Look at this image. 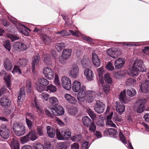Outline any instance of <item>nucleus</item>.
<instances>
[{"mask_svg": "<svg viewBox=\"0 0 149 149\" xmlns=\"http://www.w3.org/2000/svg\"><path fill=\"white\" fill-rule=\"evenodd\" d=\"M105 108V105L99 100L97 101L95 106V111L98 113H103Z\"/></svg>", "mask_w": 149, "mask_h": 149, "instance_id": "f8f14e48", "label": "nucleus"}, {"mask_svg": "<svg viewBox=\"0 0 149 149\" xmlns=\"http://www.w3.org/2000/svg\"><path fill=\"white\" fill-rule=\"evenodd\" d=\"M88 144V142H84L81 145L82 149H88L89 147Z\"/></svg>", "mask_w": 149, "mask_h": 149, "instance_id": "338daca9", "label": "nucleus"}, {"mask_svg": "<svg viewBox=\"0 0 149 149\" xmlns=\"http://www.w3.org/2000/svg\"><path fill=\"white\" fill-rule=\"evenodd\" d=\"M7 36L8 38L10 39L12 41H13L15 40L19 39V37L15 35L9 34L7 35Z\"/></svg>", "mask_w": 149, "mask_h": 149, "instance_id": "09e8293b", "label": "nucleus"}, {"mask_svg": "<svg viewBox=\"0 0 149 149\" xmlns=\"http://www.w3.org/2000/svg\"><path fill=\"white\" fill-rule=\"evenodd\" d=\"M126 90H124L123 91L121 92L119 95V99L122 102L121 103L119 102H116V111L120 115H121L125 110V105L123 104V102L126 104L128 103L129 101L126 97Z\"/></svg>", "mask_w": 149, "mask_h": 149, "instance_id": "f257e3e1", "label": "nucleus"}, {"mask_svg": "<svg viewBox=\"0 0 149 149\" xmlns=\"http://www.w3.org/2000/svg\"><path fill=\"white\" fill-rule=\"evenodd\" d=\"M13 48L16 51L18 52L24 51L27 49L26 45L19 42H15L14 44Z\"/></svg>", "mask_w": 149, "mask_h": 149, "instance_id": "0eeeda50", "label": "nucleus"}, {"mask_svg": "<svg viewBox=\"0 0 149 149\" xmlns=\"http://www.w3.org/2000/svg\"><path fill=\"white\" fill-rule=\"evenodd\" d=\"M30 117H32V114L30 113H26V122L27 125L28 126L29 128L30 129L31 128L32 125V123L29 119H28V118H30Z\"/></svg>", "mask_w": 149, "mask_h": 149, "instance_id": "72a5a7b5", "label": "nucleus"}, {"mask_svg": "<svg viewBox=\"0 0 149 149\" xmlns=\"http://www.w3.org/2000/svg\"><path fill=\"white\" fill-rule=\"evenodd\" d=\"M5 75L3 77V79L5 81L6 83L7 88L9 89H10V77L9 75H7L5 74Z\"/></svg>", "mask_w": 149, "mask_h": 149, "instance_id": "4c0bfd02", "label": "nucleus"}, {"mask_svg": "<svg viewBox=\"0 0 149 149\" xmlns=\"http://www.w3.org/2000/svg\"><path fill=\"white\" fill-rule=\"evenodd\" d=\"M86 112L89 115L91 118L94 120L96 118V114L94 113L93 111L90 108H88L86 110Z\"/></svg>", "mask_w": 149, "mask_h": 149, "instance_id": "58836bf2", "label": "nucleus"}, {"mask_svg": "<svg viewBox=\"0 0 149 149\" xmlns=\"http://www.w3.org/2000/svg\"><path fill=\"white\" fill-rule=\"evenodd\" d=\"M127 95L130 97H133L136 93V91L134 89H133L132 91L130 90H127Z\"/></svg>", "mask_w": 149, "mask_h": 149, "instance_id": "052dcab7", "label": "nucleus"}, {"mask_svg": "<svg viewBox=\"0 0 149 149\" xmlns=\"http://www.w3.org/2000/svg\"><path fill=\"white\" fill-rule=\"evenodd\" d=\"M102 88L105 93L107 94H108L110 90L109 86L107 84H105L102 86Z\"/></svg>", "mask_w": 149, "mask_h": 149, "instance_id": "5fc2aeb1", "label": "nucleus"}, {"mask_svg": "<svg viewBox=\"0 0 149 149\" xmlns=\"http://www.w3.org/2000/svg\"><path fill=\"white\" fill-rule=\"evenodd\" d=\"M3 45L5 48L10 51L11 49L10 41L9 40H6L4 42Z\"/></svg>", "mask_w": 149, "mask_h": 149, "instance_id": "8fccbe9b", "label": "nucleus"}, {"mask_svg": "<svg viewBox=\"0 0 149 149\" xmlns=\"http://www.w3.org/2000/svg\"><path fill=\"white\" fill-rule=\"evenodd\" d=\"M49 102L51 105L53 107L57 106L59 102L57 99L55 97H52L49 98Z\"/></svg>", "mask_w": 149, "mask_h": 149, "instance_id": "2f4dec72", "label": "nucleus"}, {"mask_svg": "<svg viewBox=\"0 0 149 149\" xmlns=\"http://www.w3.org/2000/svg\"><path fill=\"white\" fill-rule=\"evenodd\" d=\"M43 73L45 77L47 79L51 80L54 78V73L52 70L50 68L46 67L43 70Z\"/></svg>", "mask_w": 149, "mask_h": 149, "instance_id": "1a4fd4ad", "label": "nucleus"}, {"mask_svg": "<svg viewBox=\"0 0 149 149\" xmlns=\"http://www.w3.org/2000/svg\"><path fill=\"white\" fill-rule=\"evenodd\" d=\"M33 148V149H44L43 145L40 143H34Z\"/></svg>", "mask_w": 149, "mask_h": 149, "instance_id": "864d4df0", "label": "nucleus"}, {"mask_svg": "<svg viewBox=\"0 0 149 149\" xmlns=\"http://www.w3.org/2000/svg\"><path fill=\"white\" fill-rule=\"evenodd\" d=\"M149 87V80H146L145 82L140 85V89L143 93H146L148 92V88Z\"/></svg>", "mask_w": 149, "mask_h": 149, "instance_id": "5701e85b", "label": "nucleus"}, {"mask_svg": "<svg viewBox=\"0 0 149 149\" xmlns=\"http://www.w3.org/2000/svg\"><path fill=\"white\" fill-rule=\"evenodd\" d=\"M95 91H88L86 92V100L88 103H91L94 100L95 96Z\"/></svg>", "mask_w": 149, "mask_h": 149, "instance_id": "2eb2a0df", "label": "nucleus"}, {"mask_svg": "<svg viewBox=\"0 0 149 149\" xmlns=\"http://www.w3.org/2000/svg\"><path fill=\"white\" fill-rule=\"evenodd\" d=\"M84 74L88 80L89 81L92 80L93 77V74L91 70L88 68L86 69L84 71Z\"/></svg>", "mask_w": 149, "mask_h": 149, "instance_id": "393cba45", "label": "nucleus"}, {"mask_svg": "<svg viewBox=\"0 0 149 149\" xmlns=\"http://www.w3.org/2000/svg\"><path fill=\"white\" fill-rule=\"evenodd\" d=\"M86 93V87L84 86H82L77 95L78 100L79 101H84Z\"/></svg>", "mask_w": 149, "mask_h": 149, "instance_id": "9d476101", "label": "nucleus"}, {"mask_svg": "<svg viewBox=\"0 0 149 149\" xmlns=\"http://www.w3.org/2000/svg\"><path fill=\"white\" fill-rule=\"evenodd\" d=\"M136 80L133 78L128 79L126 82V85L127 86H133L136 83Z\"/></svg>", "mask_w": 149, "mask_h": 149, "instance_id": "37998d69", "label": "nucleus"}, {"mask_svg": "<svg viewBox=\"0 0 149 149\" xmlns=\"http://www.w3.org/2000/svg\"><path fill=\"white\" fill-rule=\"evenodd\" d=\"M10 145L11 149H19V143L18 140L13 139L11 141Z\"/></svg>", "mask_w": 149, "mask_h": 149, "instance_id": "cd10ccee", "label": "nucleus"}, {"mask_svg": "<svg viewBox=\"0 0 149 149\" xmlns=\"http://www.w3.org/2000/svg\"><path fill=\"white\" fill-rule=\"evenodd\" d=\"M57 139L59 140H68L71 136V132L68 129L63 130L60 132L58 130L56 132Z\"/></svg>", "mask_w": 149, "mask_h": 149, "instance_id": "20e7f679", "label": "nucleus"}, {"mask_svg": "<svg viewBox=\"0 0 149 149\" xmlns=\"http://www.w3.org/2000/svg\"><path fill=\"white\" fill-rule=\"evenodd\" d=\"M64 97L69 103L72 104H75L77 102L76 99L70 95L65 93L64 95Z\"/></svg>", "mask_w": 149, "mask_h": 149, "instance_id": "6ab92c4d", "label": "nucleus"}, {"mask_svg": "<svg viewBox=\"0 0 149 149\" xmlns=\"http://www.w3.org/2000/svg\"><path fill=\"white\" fill-rule=\"evenodd\" d=\"M30 140L34 141L37 138L36 134L34 132H30L27 134Z\"/></svg>", "mask_w": 149, "mask_h": 149, "instance_id": "e433bc0d", "label": "nucleus"}, {"mask_svg": "<svg viewBox=\"0 0 149 149\" xmlns=\"http://www.w3.org/2000/svg\"><path fill=\"white\" fill-rule=\"evenodd\" d=\"M68 112L69 114L72 115H74L77 112V109L74 106L71 107L68 109Z\"/></svg>", "mask_w": 149, "mask_h": 149, "instance_id": "79ce46f5", "label": "nucleus"}, {"mask_svg": "<svg viewBox=\"0 0 149 149\" xmlns=\"http://www.w3.org/2000/svg\"><path fill=\"white\" fill-rule=\"evenodd\" d=\"M19 31L23 34L26 36H28L29 33L26 30L21 28H19Z\"/></svg>", "mask_w": 149, "mask_h": 149, "instance_id": "774afa93", "label": "nucleus"}, {"mask_svg": "<svg viewBox=\"0 0 149 149\" xmlns=\"http://www.w3.org/2000/svg\"><path fill=\"white\" fill-rule=\"evenodd\" d=\"M113 74L115 77L118 79L120 78L122 76L121 72L119 71L117 72H114L113 73Z\"/></svg>", "mask_w": 149, "mask_h": 149, "instance_id": "680f3d73", "label": "nucleus"}, {"mask_svg": "<svg viewBox=\"0 0 149 149\" xmlns=\"http://www.w3.org/2000/svg\"><path fill=\"white\" fill-rule=\"evenodd\" d=\"M40 38L45 44H49L51 40V38L48 36L44 34H41Z\"/></svg>", "mask_w": 149, "mask_h": 149, "instance_id": "f704fd0d", "label": "nucleus"}, {"mask_svg": "<svg viewBox=\"0 0 149 149\" xmlns=\"http://www.w3.org/2000/svg\"><path fill=\"white\" fill-rule=\"evenodd\" d=\"M89 131L91 132H94L96 130V126L94 122H92L89 127Z\"/></svg>", "mask_w": 149, "mask_h": 149, "instance_id": "49530a36", "label": "nucleus"}, {"mask_svg": "<svg viewBox=\"0 0 149 149\" xmlns=\"http://www.w3.org/2000/svg\"><path fill=\"white\" fill-rule=\"evenodd\" d=\"M71 148L72 149H79V146L78 143H74L71 144Z\"/></svg>", "mask_w": 149, "mask_h": 149, "instance_id": "e2e57ef3", "label": "nucleus"}, {"mask_svg": "<svg viewBox=\"0 0 149 149\" xmlns=\"http://www.w3.org/2000/svg\"><path fill=\"white\" fill-rule=\"evenodd\" d=\"M82 121L84 125L87 127H89L92 122L90 118L87 116L83 117L82 119Z\"/></svg>", "mask_w": 149, "mask_h": 149, "instance_id": "c756f323", "label": "nucleus"}, {"mask_svg": "<svg viewBox=\"0 0 149 149\" xmlns=\"http://www.w3.org/2000/svg\"><path fill=\"white\" fill-rule=\"evenodd\" d=\"M92 61L94 65L96 67L99 66L100 61L97 55L95 53L92 54Z\"/></svg>", "mask_w": 149, "mask_h": 149, "instance_id": "4be33fe9", "label": "nucleus"}, {"mask_svg": "<svg viewBox=\"0 0 149 149\" xmlns=\"http://www.w3.org/2000/svg\"><path fill=\"white\" fill-rule=\"evenodd\" d=\"M146 71V68L142 61L136 60L134 61L132 67L130 70V72L133 75H137L138 71L143 72Z\"/></svg>", "mask_w": 149, "mask_h": 149, "instance_id": "f03ea898", "label": "nucleus"}, {"mask_svg": "<svg viewBox=\"0 0 149 149\" xmlns=\"http://www.w3.org/2000/svg\"><path fill=\"white\" fill-rule=\"evenodd\" d=\"M17 65H15L14 66L13 70L12 71V72L14 74L15 73H18L19 74L22 73V71L19 68Z\"/></svg>", "mask_w": 149, "mask_h": 149, "instance_id": "603ef678", "label": "nucleus"}, {"mask_svg": "<svg viewBox=\"0 0 149 149\" xmlns=\"http://www.w3.org/2000/svg\"><path fill=\"white\" fill-rule=\"evenodd\" d=\"M119 136L120 141L124 144H126L127 142L125 139V138L123 133L121 131L119 132Z\"/></svg>", "mask_w": 149, "mask_h": 149, "instance_id": "3c124183", "label": "nucleus"}, {"mask_svg": "<svg viewBox=\"0 0 149 149\" xmlns=\"http://www.w3.org/2000/svg\"><path fill=\"white\" fill-rule=\"evenodd\" d=\"M106 125L107 126H110L113 127H116L115 124L111 120H107Z\"/></svg>", "mask_w": 149, "mask_h": 149, "instance_id": "13d9d810", "label": "nucleus"}, {"mask_svg": "<svg viewBox=\"0 0 149 149\" xmlns=\"http://www.w3.org/2000/svg\"><path fill=\"white\" fill-rule=\"evenodd\" d=\"M47 133L48 136L51 138L54 137L55 132L53 128L50 126H47Z\"/></svg>", "mask_w": 149, "mask_h": 149, "instance_id": "7c9ffc66", "label": "nucleus"}, {"mask_svg": "<svg viewBox=\"0 0 149 149\" xmlns=\"http://www.w3.org/2000/svg\"><path fill=\"white\" fill-rule=\"evenodd\" d=\"M0 135L2 138L4 139H7L9 137L10 131L5 125L1 126L0 131Z\"/></svg>", "mask_w": 149, "mask_h": 149, "instance_id": "9b49d317", "label": "nucleus"}, {"mask_svg": "<svg viewBox=\"0 0 149 149\" xmlns=\"http://www.w3.org/2000/svg\"><path fill=\"white\" fill-rule=\"evenodd\" d=\"M10 102L6 97H4L0 99V103L1 106L6 108L10 105Z\"/></svg>", "mask_w": 149, "mask_h": 149, "instance_id": "dca6fc26", "label": "nucleus"}, {"mask_svg": "<svg viewBox=\"0 0 149 149\" xmlns=\"http://www.w3.org/2000/svg\"><path fill=\"white\" fill-rule=\"evenodd\" d=\"M107 54L114 58H116L119 55V54H117V52L116 51H115L111 49H109L107 51Z\"/></svg>", "mask_w": 149, "mask_h": 149, "instance_id": "bb28decb", "label": "nucleus"}, {"mask_svg": "<svg viewBox=\"0 0 149 149\" xmlns=\"http://www.w3.org/2000/svg\"><path fill=\"white\" fill-rule=\"evenodd\" d=\"M13 65L10 61L8 59L5 60L4 62V66L5 69L7 71H10L12 68Z\"/></svg>", "mask_w": 149, "mask_h": 149, "instance_id": "c85d7f7f", "label": "nucleus"}, {"mask_svg": "<svg viewBox=\"0 0 149 149\" xmlns=\"http://www.w3.org/2000/svg\"><path fill=\"white\" fill-rule=\"evenodd\" d=\"M52 111L54 115L58 116L63 114L64 113V110L62 107L58 106L53 109Z\"/></svg>", "mask_w": 149, "mask_h": 149, "instance_id": "f3484780", "label": "nucleus"}, {"mask_svg": "<svg viewBox=\"0 0 149 149\" xmlns=\"http://www.w3.org/2000/svg\"><path fill=\"white\" fill-rule=\"evenodd\" d=\"M72 49H66L63 50L62 53V57L65 59L68 58L71 54Z\"/></svg>", "mask_w": 149, "mask_h": 149, "instance_id": "b1692460", "label": "nucleus"}, {"mask_svg": "<svg viewBox=\"0 0 149 149\" xmlns=\"http://www.w3.org/2000/svg\"><path fill=\"white\" fill-rule=\"evenodd\" d=\"M25 88L22 87L20 89L19 94L18 96L17 103L18 105L20 106L22 104L21 100H23L25 95Z\"/></svg>", "mask_w": 149, "mask_h": 149, "instance_id": "a211bd4d", "label": "nucleus"}, {"mask_svg": "<svg viewBox=\"0 0 149 149\" xmlns=\"http://www.w3.org/2000/svg\"><path fill=\"white\" fill-rule=\"evenodd\" d=\"M44 61L47 64H49L50 63V59L49 55H46L45 56L44 59Z\"/></svg>", "mask_w": 149, "mask_h": 149, "instance_id": "69168bd1", "label": "nucleus"}, {"mask_svg": "<svg viewBox=\"0 0 149 149\" xmlns=\"http://www.w3.org/2000/svg\"><path fill=\"white\" fill-rule=\"evenodd\" d=\"M62 84L63 88L65 89L69 90L71 87L70 79L66 76L62 77L61 79Z\"/></svg>", "mask_w": 149, "mask_h": 149, "instance_id": "39448f33", "label": "nucleus"}, {"mask_svg": "<svg viewBox=\"0 0 149 149\" xmlns=\"http://www.w3.org/2000/svg\"><path fill=\"white\" fill-rule=\"evenodd\" d=\"M81 63L82 66L84 68H86L88 67L90 63V60L87 57L85 56L81 61Z\"/></svg>", "mask_w": 149, "mask_h": 149, "instance_id": "473e14b6", "label": "nucleus"}, {"mask_svg": "<svg viewBox=\"0 0 149 149\" xmlns=\"http://www.w3.org/2000/svg\"><path fill=\"white\" fill-rule=\"evenodd\" d=\"M116 132L117 131L112 128H109L104 132V133L106 135H115Z\"/></svg>", "mask_w": 149, "mask_h": 149, "instance_id": "c9c22d12", "label": "nucleus"}, {"mask_svg": "<svg viewBox=\"0 0 149 149\" xmlns=\"http://www.w3.org/2000/svg\"><path fill=\"white\" fill-rule=\"evenodd\" d=\"M33 104H34V107L36 109L37 112L40 115H42V114L43 113L44 111L41 107L38 104V100H37L36 97L34 99Z\"/></svg>", "mask_w": 149, "mask_h": 149, "instance_id": "aec40b11", "label": "nucleus"}, {"mask_svg": "<svg viewBox=\"0 0 149 149\" xmlns=\"http://www.w3.org/2000/svg\"><path fill=\"white\" fill-rule=\"evenodd\" d=\"M81 84L80 82L75 80L72 84V89L74 92H78L81 88Z\"/></svg>", "mask_w": 149, "mask_h": 149, "instance_id": "412c9836", "label": "nucleus"}, {"mask_svg": "<svg viewBox=\"0 0 149 149\" xmlns=\"http://www.w3.org/2000/svg\"><path fill=\"white\" fill-rule=\"evenodd\" d=\"M57 149H66L65 143L63 142L59 143Z\"/></svg>", "mask_w": 149, "mask_h": 149, "instance_id": "0e129e2a", "label": "nucleus"}, {"mask_svg": "<svg viewBox=\"0 0 149 149\" xmlns=\"http://www.w3.org/2000/svg\"><path fill=\"white\" fill-rule=\"evenodd\" d=\"M106 68L110 71H112L114 69L113 66L112 65L110 61H109L106 65Z\"/></svg>", "mask_w": 149, "mask_h": 149, "instance_id": "bf43d9fd", "label": "nucleus"}, {"mask_svg": "<svg viewBox=\"0 0 149 149\" xmlns=\"http://www.w3.org/2000/svg\"><path fill=\"white\" fill-rule=\"evenodd\" d=\"M146 102V100L143 99L139 100L137 101L136 109L137 112L141 113L145 109L144 104Z\"/></svg>", "mask_w": 149, "mask_h": 149, "instance_id": "6e6552de", "label": "nucleus"}, {"mask_svg": "<svg viewBox=\"0 0 149 149\" xmlns=\"http://www.w3.org/2000/svg\"><path fill=\"white\" fill-rule=\"evenodd\" d=\"M40 61V56L38 53L36 54L35 56L33 58L32 62V71L33 72L35 70V65L38 66Z\"/></svg>", "mask_w": 149, "mask_h": 149, "instance_id": "ddd939ff", "label": "nucleus"}, {"mask_svg": "<svg viewBox=\"0 0 149 149\" xmlns=\"http://www.w3.org/2000/svg\"><path fill=\"white\" fill-rule=\"evenodd\" d=\"M54 84L56 86H61V84L59 80L57 74H55V75Z\"/></svg>", "mask_w": 149, "mask_h": 149, "instance_id": "4d7b16f0", "label": "nucleus"}, {"mask_svg": "<svg viewBox=\"0 0 149 149\" xmlns=\"http://www.w3.org/2000/svg\"><path fill=\"white\" fill-rule=\"evenodd\" d=\"M79 71V69L78 66L76 64L73 65L70 71L69 76L73 78H76L78 75Z\"/></svg>", "mask_w": 149, "mask_h": 149, "instance_id": "423d86ee", "label": "nucleus"}, {"mask_svg": "<svg viewBox=\"0 0 149 149\" xmlns=\"http://www.w3.org/2000/svg\"><path fill=\"white\" fill-rule=\"evenodd\" d=\"M49 96L48 94L44 92L42 93L40 95L41 98L46 101L47 100Z\"/></svg>", "mask_w": 149, "mask_h": 149, "instance_id": "6e6d98bb", "label": "nucleus"}, {"mask_svg": "<svg viewBox=\"0 0 149 149\" xmlns=\"http://www.w3.org/2000/svg\"><path fill=\"white\" fill-rule=\"evenodd\" d=\"M56 89L54 86L51 84L47 86L46 91L48 92H54L56 91Z\"/></svg>", "mask_w": 149, "mask_h": 149, "instance_id": "c03bdc74", "label": "nucleus"}, {"mask_svg": "<svg viewBox=\"0 0 149 149\" xmlns=\"http://www.w3.org/2000/svg\"><path fill=\"white\" fill-rule=\"evenodd\" d=\"M125 61V59L123 58H119L117 59L114 64L115 68L118 69L122 67L124 65Z\"/></svg>", "mask_w": 149, "mask_h": 149, "instance_id": "4468645a", "label": "nucleus"}, {"mask_svg": "<svg viewBox=\"0 0 149 149\" xmlns=\"http://www.w3.org/2000/svg\"><path fill=\"white\" fill-rule=\"evenodd\" d=\"M29 138V137L27 136V134L22 137L20 140L21 143L22 144H24L29 141L30 140Z\"/></svg>", "mask_w": 149, "mask_h": 149, "instance_id": "de8ad7c7", "label": "nucleus"}, {"mask_svg": "<svg viewBox=\"0 0 149 149\" xmlns=\"http://www.w3.org/2000/svg\"><path fill=\"white\" fill-rule=\"evenodd\" d=\"M65 47V44L63 42L57 43L56 46V48L57 50L59 52L63 49Z\"/></svg>", "mask_w": 149, "mask_h": 149, "instance_id": "a18cd8bd", "label": "nucleus"}, {"mask_svg": "<svg viewBox=\"0 0 149 149\" xmlns=\"http://www.w3.org/2000/svg\"><path fill=\"white\" fill-rule=\"evenodd\" d=\"M13 131L17 136H21L24 134L25 132V127L18 123H14L13 125Z\"/></svg>", "mask_w": 149, "mask_h": 149, "instance_id": "7ed1b4c3", "label": "nucleus"}, {"mask_svg": "<svg viewBox=\"0 0 149 149\" xmlns=\"http://www.w3.org/2000/svg\"><path fill=\"white\" fill-rule=\"evenodd\" d=\"M28 62V60L25 58H19L17 62V65L19 67H25Z\"/></svg>", "mask_w": 149, "mask_h": 149, "instance_id": "a878e982", "label": "nucleus"}, {"mask_svg": "<svg viewBox=\"0 0 149 149\" xmlns=\"http://www.w3.org/2000/svg\"><path fill=\"white\" fill-rule=\"evenodd\" d=\"M104 79L105 81L108 84H111L112 82V79L109 73H107L104 75Z\"/></svg>", "mask_w": 149, "mask_h": 149, "instance_id": "ea45409f", "label": "nucleus"}, {"mask_svg": "<svg viewBox=\"0 0 149 149\" xmlns=\"http://www.w3.org/2000/svg\"><path fill=\"white\" fill-rule=\"evenodd\" d=\"M39 83L42 86H45L49 84V81L44 78H41L38 80Z\"/></svg>", "mask_w": 149, "mask_h": 149, "instance_id": "a19ab883", "label": "nucleus"}]
</instances>
